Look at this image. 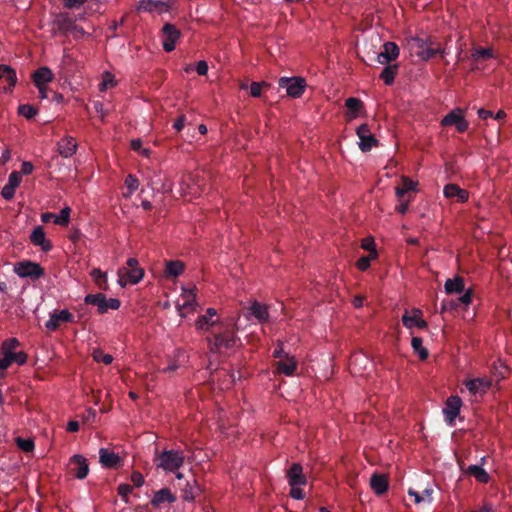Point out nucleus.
<instances>
[{
	"label": "nucleus",
	"instance_id": "nucleus-1",
	"mask_svg": "<svg viewBox=\"0 0 512 512\" xmlns=\"http://www.w3.org/2000/svg\"><path fill=\"white\" fill-rule=\"evenodd\" d=\"M216 314V309L210 307L206 310V313L200 315L195 322L196 328L200 330H209L211 327L219 325V330L213 334L212 338H208L212 352H218L222 348H233L240 341L236 333V323L223 324L219 323L217 320H212Z\"/></svg>",
	"mask_w": 512,
	"mask_h": 512
},
{
	"label": "nucleus",
	"instance_id": "nucleus-2",
	"mask_svg": "<svg viewBox=\"0 0 512 512\" xmlns=\"http://www.w3.org/2000/svg\"><path fill=\"white\" fill-rule=\"evenodd\" d=\"M185 455L181 449H164L155 453L154 463L158 469L165 472H176L184 464Z\"/></svg>",
	"mask_w": 512,
	"mask_h": 512
},
{
	"label": "nucleus",
	"instance_id": "nucleus-3",
	"mask_svg": "<svg viewBox=\"0 0 512 512\" xmlns=\"http://www.w3.org/2000/svg\"><path fill=\"white\" fill-rule=\"evenodd\" d=\"M84 302L88 305L96 306L99 314H105L109 309L117 310L121 305L119 299H108L103 293L87 294L84 298Z\"/></svg>",
	"mask_w": 512,
	"mask_h": 512
},
{
	"label": "nucleus",
	"instance_id": "nucleus-4",
	"mask_svg": "<svg viewBox=\"0 0 512 512\" xmlns=\"http://www.w3.org/2000/svg\"><path fill=\"white\" fill-rule=\"evenodd\" d=\"M13 270L20 278H30L32 280H37L45 275V270L40 264L29 260L16 263Z\"/></svg>",
	"mask_w": 512,
	"mask_h": 512
},
{
	"label": "nucleus",
	"instance_id": "nucleus-5",
	"mask_svg": "<svg viewBox=\"0 0 512 512\" xmlns=\"http://www.w3.org/2000/svg\"><path fill=\"white\" fill-rule=\"evenodd\" d=\"M279 86L286 89L288 96L299 98L305 91L306 81L301 77H281L279 79Z\"/></svg>",
	"mask_w": 512,
	"mask_h": 512
},
{
	"label": "nucleus",
	"instance_id": "nucleus-6",
	"mask_svg": "<svg viewBox=\"0 0 512 512\" xmlns=\"http://www.w3.org/2000/svg\"><path fill=\"white\" fill-rule=\"evenodd\" d=\"M357 136L359 137V148L362 152H368L374 146H378V140L371 133L368 124L360 125L356 130Z\"/></svg>",
	"mask_w": 512,
	"mask_h": 512
},
{
	"label": "nucleus",
	"instance_id": "nucleus-7",
	"mask_svg": "<svg viewBox=\"0 0 512 512\" xmlns=\"http://www.w3.org/2000/svg\"><path fill=\"white\" fill-rule=\"evenodd\" d=\"M462 406V400L459 396H450L447 398L445 407L443 409V414L445 417V421L450 425L453 426L455 419L460 413V409Z\"/></svg>",
	"mask_w": 512,
	"mask_h": 512
},
{
	"label": "nucleus",
	"instance_id": "nucleus-8",
	"mask_svg": "<svg viewBox=\"0 0 512 512\" xmlns=\"http://www.w3.org/2000/svg\"><path fill=\"white\" fill-rule=\"evenodd\" d=\"M163 33V49L171 52L175 49L176 41L180 38V30L171 23H166L162 28Z\"/></svg>",
	"mask_w": 512,
	"mask_h": 512
},
{
	"label": "nucleus",
	"instance_id": "nucleus-9",
	"mask_svg": "<svg viewBox=\"0 0 512 512\" xmlns=\"http://www.w3.org/2000/svg\"><path fill=\"white\" fill-rule=\"evenodd\" d=\"M170 0H140L137 6L138 11L157 12L162 14L170 10Z\"/></svg>",
	"mask_w": 512,
	"mask_h": 512
},
{
	"label": "nucleus",
	"instance_id": "nucleus-10",
	"mask_svg": "<svg viewBox=\"0 0 512 512\" xmlns=\"http://www.w3.org/2000/svg\"><path fill=\"white\" fill-rule=\"evenodd\" d=\"M442 126H452L455 125L458 132H465L468 127L469 123L465 120L464 116L462 115V111L460 109H455L448 113L442 120H441Z\"/></svg>",
	"mask_w": 512,
	"mask_h": 512
},
{
	"label": "nucleus",
	"instance_id": "nucleus-11",
	"mask_svg": "<svg viewBox=\"0 0 512 512\" xmlns=\"http://www.w3.org/2000/svg\"><path fill=\"white\" fill-rule=\"evenodd\" d=\"M70 472L78 479H84L89 473L87 459L82 455H74L69 461Z\"/></svg>",
	"mask_w": 512,
	"mask_h": 512
},
{
	"label": "nucleus",
	"instance_id": "nucleus-12",
	"mask_svg": "<svg viewBox=\"0 0 512 512\" xmlns=\"http://www.w3.org/2000/svg\"><path fill=\"white\" fill-rule=\"evenodd\" d=\"M118 283L121 287H125L127 283L137 284L144 276L142 268L126 269L121 268L118 271Z\"/></svg>",
	"mask_w": 512,
	"mask_h": 512
},
{
	"label": "nucleus",
	"instance_id": "nucleus-13",
	"mask_svg": "<svg viewBox=\"0 0 512 512\" xmlns=\"http://www.w3.org/2000/svg\"><path fill=\"white\" fill-rule=\"evenodd\" d=\"M464 384L472 395H483L492 386V381L486 377H479L466 380Z\"/></svg>",
	"mask_w": 512,
	"mask_h": 512
},
{
	"label": "nucleus",
	"instance_id": "nucleus-14",
	"mask_svg": "<svg viewBox=\"0 0 512 512\" xmlns=\"http://www.w3.org/2000/svg\"><path fill=\"white\" fill-rule=\"evenodd\" d=\"M400 50L396 43L385 42L382 46V51L378 54L377 60L380 64H389L395 61L399 56Z\"/></svg>",
	"mask_w": 512,
	"mask_h": 512
},
{
	"label": "nucleus",
	"instance_id": "nucleus-15",
	"mask_svg": "<svg viewBox=\"0 0 512 512\" xmlns=\"http://www.w3.org/2000/svg\"><path fill=\"white\" fill-rule=\"evenodd\" d=\"M472 301V291H465L463 295L457 299L443 300L441 305V312L458 310L461 305L468 306Z\"/></svg>",
	"mask_w": 512,
	"mask_h": 512
},
{
	"label": "nucleus",
	"instance_id": "nucleus-16",
	"mask_svg": "<svg viewBox=\"0 0 512 512\" xmlns=\"http://www.w3.org/2000/svg\"><path fill=\"white\" fill-rule=\"evenodd\" d=\"M72 323L74 322V316L68 310H61L59 313L54 312L50 315L49 320L46 322L45 326L47 329L51 331H55L59 328L61 323Z\"/></svg>",
	"mask_w": 512,
	"mask_h": 512
},
{
	"label": "nucleus",
	"instance_id": "nucleus-17",
	"mask_svg": "<svg viewBox=\"0 0 512 512\" xmlns=\"http://www.w3.org/2000/svg\"><path fill=\"white\" fill-rule=\"evenodd\" d=\"M412 312L413 314L410 315L407 310L405 311L404 315L402 316L403 325L408 329L413 327L425 329L428 324L424 319L421 318L422 311L420 309H413Z\"/></svg>",
	"mask_w": 512,
	"mask_h": 512
},
{
	"label": "nucleus",
	"instance_id": "nucleus-18",
	"mask_svg": "<svg viewBox=\"0 0 512 512\" xmlns=\"http://www.w3.org/2000/svg\"><path fill=\"white\" fill-rule=\"evenodd\" d=\"M247 317H253L260 323L268 322L270 317L268 306L258 301L252 302V304L247 308Z\"/></svg>",
	"mask_w": 512,
	"mask_h": 512
},
{
	"label": "nucleus",
	"instance_id": "nucleus-19",
	"mask_svg": "<svg viewBox=\"0 0 512 512\" xmlns=\"http://www.w3.org/2000/svg\"><path fill=\"white\" fill-rule=\"evenodd\" d=\"M288 483L290 486H302L307 483L306 476L303 474V468L299 463H293L287 472Z\"/></svg>",
	"mask_w": 512,
	"mask_h": 512
},
{
	"label": "nucleus",
	"instance_id": "nucleus-20",
	"mask_svg": "<svg viewBox=\"0 0 512 512\" xmlns=\"http://www.w3.org/2000/svg\"><path fill=\"white\" fill-rule=\"evenodd\" d=\"M75 21L67 14L60 13L54 19L53 25L55 27L54 33H61L63 35H68L71 32L72 27Z\"/></svg>",
	"mask_w": 512,
	"mask_h": 512
},
{
	"label": "nucleus",
	"instance_id": "nucleus-21",
	"mask_svg": "<svg viewBox=\"0 0 512 512\" xmlns=\"http://www.w3.org/2000/svg\"><path fill=\"white\" fill-rule=\"evenodd\" d=\"M30 241L33 245L41 247V249L45 252L50 251L53 247L51 241L46 239L42 226H37L33 229L30 235Z\"/></svg>",
	"mask_w": 512,
	"mask_h": 512
},
{
	"label": "nucleus",
	"instance_id": "nucleus-22",
	"mask_svg": "<svg viewBox=\"0 0 512 512\" xmlns=\"http://www.w3.org/2000/svg\"><path fill=\"white\" fill-rule=\"evenodd\" d=\"M431 39V37L421 38L419 36H411L407 38V46L410 52L420 59L421 52L425 51V48L430 43Z\"/></svg>",
	"mask_w": 512,
	"mask_h": 512
},
{
	"label": "nucleus",
	"instance_id": "nucleus-23",
	"mask_svg": "<svg viewBox=\"0 0 512 512\" xmlns=\"http://www.w3.org/2000/svg\"><path fill=\"white\" fill-rule=\"evenodd\" d=\"M446 198H456L457 202L464 203L468 200L469 194L457 184L449 183L443 189Z\"/></svg>",
	"mask_w": 512,
	"mask_h": 512
},
{
	"label": "nucleus",
	"instance_id": "nucleus-24",
	"mask_svg": "<svg viewBox=\"0 0 512 512\" xmlns=\"http://www.w3.org/2000/svg\"><path fill=\"white\" fill-rule=\"evenodd\" d=\"M58 152L64 158H69L75 154L77 150L76 140L72 136L62 138L58 144Z\"/></svg>",
	"mask_w": 512,
	"mask_h": 512
},
{
	"label": "nucleus",
	"instance_id": "nucleus-25",
	"mask_svg": "<svg viewBox=\"0 0 512 512\" xmlns=\"http://www.w3.org/2000/svg\"><path fill=\"white\" fill-rule=\"evenodd\" d=\"M370 487L378 496L383 495L389 487L386 475L380 473H373L370 478Z\"/></svg>",
	"mask_w": 512,
	"mask_h": 512
},
{
	"label": "nucleus",
	"instance_id": "nucleus-26",
	"mask_svg": "<svg viewBox=\"0 0 512 512\" xmlns=\"http://www.w3.org/2000/svg\"><path fill=\"white\" fill-rule=\"evenodd\" d=\"M99 461L103 467L116 468L120 465L121 458L116 453L106 448H101L99 450Z\"/></svg>",
	"mask_w": 512,
	"mask_h": 512
},
{
	"label": "nucleus",
	"instance_id": "nucleus-27",
	"mask_svg": "<svg viewBox=\"0 0 512 512\" xmlns=\"http://www.w3.org/2000/svg\"><path fill=\"white\" fill-rule=\"evenodd\" d=\"M33 82L36 87H40L50 83L54 79V74L49 67L43 66L33 73Z\"/></svg>",
	"mask_w": 512,
	"mask_h": 512
},
{
	"label": "nucleus",
	"instance_id": "nucleus-28",
	"mask_svg": "<svg viewBox=\"0 0 512 512\" xmlns=\"http://www.w3.org/2000/svg\"><path fill=\"white\" fill-rule=\"evenodd\" d=\"M276 366L279 373L285 374L286 376H292L297 369V361L294 357H290L286 354L284 359H281L276 363Z\"/></svg>",
	"mask_w": 512,
	"mask_h": 512
},
{
	"label": "nucleus",
	"instance_id": "nucleus-29",
	"mask_svg": "<svg viewBox=\"0 0 512 512\" xmlns=\"http://www.w3.org/2000/svg\"><path fill=\"white\" fill-rule=\"evenodd\" d=\"M175 501L176 497L171 493L170 489L162 488L154 494L151 505L157 508L164 503H173Z\"/></svg>",
	"mask_w": 512,
	"mask_h": 512
},
{
	"label": "nucleus",
	"instance_id": "nucleus-30",
	"mask_svg": "<svg viewBox=\"0 0 512 512\" xmlns=\"http://www.w3.org/2000/svg\"><path fill=\"white\" fill-rule=\"evenodd\" d=\"M445 51L441 48L440 44L435 40L431 39L430 43L425 48L424 52H421L420 60L428 61L433 59L437 55L443 56Z\"/></svg>",
	"mask_w": 512,
	"mask_h": 512
},
{
	"label": "nucleus",
	"instance_id": "nucleus-31",
	"mask_svg": "<svg viewBox=\"0 0 512 512\" xmlns=\"http://www.w3.org/2000/svg\"><path fill=\"white\" fill-rule=\"evenodd\" d=\"M201 491V487L195 479L192 483L186 481L185 487L182 489L183 499L185 501H194L201 494Z\"/></svg>",
	"mask_w": 512,
	"mask_h": 512
},
{
	"label": "nucleus",
	"instance_id": "nucleus-32",
	"mask_svg": "<svg viewBox=\"0 0 512 512\" xmlns=\"http://www.w3.org/2000/svg\"><path fill=\"white\" fill-rule=\"evenodd\" d=\"M444 288L447 294L462 293L465 290L464 280L460 276L447 279Z\"/></svg>",
	"mask_w": 512,
	"mask_h": 512
},
{
	"label": "nucleus",
	"instance_id": "nucleus-33",
	"mask_svg": "<svg viewBox=\"0 0 512 512\" xmlns=\"http://www.w3.org/2000/svg\"><path fill=\"white\" fill-rule=\"evenodd\" d=\"M464 472L475 477V479L480 483L489 482V474L479 465H470L464 470Z\"/></svg>",
	"mask_w": 512,
	"mask_h": 512
},
{
	"label": "nucleus",
	"instance_id": "nucleus-34",
	"mask_svg": "<svg viewBox=\"0 0 512 512\" xmlns=\"http://www.w3.org/2000/svg\"><path fill=\"white\" fill-rule=\"evenodd\" d=\"M0 79L5 80L9 87H14L17 82L16 71L9 65H0Z\"/></svg>",
	"mask_w": 512,
	"mask_h": 512
},
{
	"label": "nucleus",
	"instance_id": "nucleus-35",
	"mask_svg": "<svg viewBox=\"0 0 512 512\" xmlns=\"http://www.w3.org/2000/svg\"><path fill=\"white\" fill-rule=\"evenodd\" d=\"M494 57V51L491 48L474 47L471 58L474 62L485 61Z\"/></svg>",
	"mask_w": 512,
	"mask_h": 512
},
{
	"label": "nucleus",
	"instance_id": "nucleus-36",
	"mask_svg": "<svg viewBox=\"0 0 512 512\" xmlns=\"http://www.w3.org/2000/svg\"><path fill=\"white\" fill-rule=\"evenodd\" d=\"M387 66L383 69L380 74V79L384 81L386 85H392L395 80V76L398 72V64H386Z\"/></svg>",
	"mask_w": 512,
	"mask_h": 512
},
{
	"label": "nucleus",
	"instance_id": "nucleus-37",
	"mask_svg": "<svg viewBox=\"0 0 512 512\" xmlns=\"http://www.w3.org/2000/svg\"><path fill=\"white\" fill-rule=\"evenodd\" d=\"M184 271V264L179 260L166 262L165 274L170 277H177Z\"/></svg>",
	"mask_w": 512,
	"mask_h": 512
},
{
	"label": "nucleus",
	"instance_id": "nucleus-38",
	"mask_svg": "<svg viewBox=\"0 0 512 512\" xmlns=\"http://www.w3.org/2000/svg\"><path fill=\"white\" fill-rule=\"evenodd\" d=\"M345 106L349 110L350 118H355L360 113L361 109L363 108V102L355 97H350L346 99Z\"/></svg>",
	"mask_w": 512,
	"mask_h": 512
},
{
	"label": "nucleus",
	"instance_id": "nucleus-39",
	"mask_svg": "<svg viewBox=\"0 0 512 512\" xmlns=\"http://www.w3.org/2000/svg\"><path fill=\"white\" fill-rule=\"evenodd\" d=\"M90 276L93 278L94 282L99 287V289H108L107 276L99 268L92 269V271L90 272Z\"/></svg>",
	"mask_w": 512,
	"mask_h": 512
},
{
	"label": "nucleus",
	"instance_id": "nucleus-40",
	"mask_svg": "<svg viewBox=\"0 0 512 512\" xmlns=\"http://www.w3.org/2000/svg\"><path fill=\"white\" fill-rule=\"evenodd\" d=\"M423 341L420 337H413L411 340V345L415 353L418 354L421 360H426L429 356L428 350L423 347Z\"/></svg>",
	"mask_w": 512,
	"mask_h": 512
},
{
	"label": "nucleus",
	"instance_id": "nucleus-41",
	"mask_svg": "<svg viewBox=\"0 0 512 512\" xmlns=\"http://www.w3.org/2000/svg\"><path fill=\"white\" fill-rule=\"evenodd\" d=\"M92 357H93L94 361L102 362L105 365H109L113 361L112 355L104 353V351L99 348H96L93 350Z\"/></svg>",
	"mask_w": 512,
	"mask_h": 512
},
{
	"label": "nucleus",
	"instance_id": "nucleus-42",
	"mask_svg": "<svg viewBox=\"0 0 512 512\" xmlns=\"http://www.w3.org/2000/svg\"><path fill=\"white\" fill-rule=\"evenodd\" d=\"M17 447L23 452H32L34 450V441L31 438L24 439L22 437H17L15 439Z\"/></svg>",
	"mask_w": 512,
	"mask_h": 512
},
{
	"label": "nucleus",
	"instance_id": "nucleus-43",
	"mask_svg": "<svg viewBox=\"0 0 512 512\" xmlns=\"http://www.w3.org/2000/svg\"><path fill=\"white\" fill-rule=\"evenodd\" d=\"M70 211L69 207H64L59 215L54 216V223L61 226H66L69 223L70 219Z\"/></svg>",
	"mask_w": 512,
	"mask_h": 512
},
{
	"label": "nucleus",
	"instance_id": "nucleus-44",
	"mask_svg": "<svg viewBox=\"0 0 512 512\" xmlns=\"http://www.w3.org/2000/svg\"><path fill=\"white\" fill-rule=\"evenodd\" d=\"M18 112L20 115L24 116L26 119L30 120L35 117L37 114V109L30 104L20 105L18 108Z\"/></svg>",
	"mask_w": 512,
	"mask_h": 512
},
{
	"label": "nucleus",
	"instance_id": "nucleus-45",
	"mask_svg": "<svg viewBox=\"0 0 512 512\" xmlns=\"http://www.w3.org/2000/svg\"><path fill=\"white\" fill-rule=\"evenodd\" d=\"M377 253L375 250L368 256H362L358 259L356 266L359 270L365 271L370 267V262L376 257Z\"/></svg>",
	"mask_w": 512,
	"mask_h": 512
},
{
	"label": "nucleus",
	"instance_id": "nucleus-46",
	"mask_svg": "<svg viewBox=\"0 0 512 512\" xmlns=\"http://www.w3.org/2000/svg\"><path fill=\"white\" fill-rule=\"evenodd\" d=\"M20 345L16 338H9L2 344L3 354H11Z\"/></svg>",
	"mask_w": 512,
	"mask_h": 512
},
{
	"label": "nucleus",
	"instance_id": "nucleus-47",
	"mask_svg": "<svg viewBox=\"0 0 512 512\" xmlns=\"http://www.w3.org/2000/svg\"><path fill=\"white\" fill-rule=\"evenodd\" d=\"M133 487L129 484L122 483L118 486L117 491L125 503H129V494L132 492Z\"/></svg>",
	"mask_w": 512,
	"mask_h": 512
},
{
	"label": "nucleus",
	"instance_id": "nucleus-48",
	"mask_svg": "<svg viewBox=\"0 0 512 512\" xmlns=\"http://www.w3.org/2000/svg\"><path fill=\"white\" fill-rule=\"evenodd\" d=\"M125 185L127 186L129 194H132L138 189L139 181L134 175L129 174L125 179Z\"/></svg>",
	"mask_w": 512,
	"mask_h": 512
},
{
	"label": "nucleus",
	"instance_id": "nucleus-49",
	"mask_svg": "<svg viewBox=\"0 0 512 512\" xmlns=\"http://www.w3.org/2000/svg\"><path fill=\"white\" fill-rule=\"evenodd\" d=\"M263 87H269V84L266 82H252L250 85L251 95L253 97H260Z\"/></svg>",
	"mask_w": 512,
	"mask_h": 512
},
{
	"label": "nucleus",
	"instance_id": "nucleus-50",
	"mask_svg": "<svg viewBox=\"0 0 512 512\" xmlns=\"http://www.w3.org/2000/svg\"><path fill=\"white\" fill-rule=\"evenodd\" d=\"M114 85L113 75L109 72H105L103 74V80L99 84V90L105 91L108 87H112Z\"/></svg>",
	"mask_w": 512,
	"mask_h": 512
},
{
	"label": "nucleus",
	"instance_id": "nucleus-51",
	"mask_svg": "<svg viewBox=\"0 0 512 512\" xmlns=\"http://www.w3.org/2000/svg\"><path fill=\"white\" fill-rule=\"evenodd\" d=\"M11 363L16 362L19 365H23L27 360V355L24 352H12L8 354Z\"/></svg>",
	"mask_w": 512,
	"mask_h": 512
},
{
	"label": "nucleus",
	"instance_id": "nucleus-52",
	"mask_svg": "<svg viewBox=\"0 0 512 512\" xmlns=\"http://www.w3.org/2000/svg\"><path fill=\"white\" fill-rule=\"evenodd\" d=\"M22 180L21 174L17 171H13L8 178V186L14 187L15 189L20 185Z\"/></svg>",
	"mask_w": 512,
	"mask_h": 512
},
{
	"label": "nucleus",
	"instance_id": "nucleus-53",
	"mask_svg": "<svg viewBox=\"0 0 512 512\" xmlns=\"http://www.w3.org/2000/svg\"><path fill=\"white\" fill-rule=\"evenodd\" d=\"M184 297H185V301L182 305L183 308H192L193 305L195 304V298H196L193 291L191 290V291L186 292Z\"/></svg>",
	"mask_w": 512,
	"mask_h": 512
},
{
	"label": "nucleus",
	"instance_id": "nucleus-54",
	"mask_svg": "<svg viewBox=\"0 0 512 512\" xmlns=\"http://www.w3.org/2000/svg\"><path fill=\"white\" fill-rule=\"evenodd\" d=\"M15 188L8 186L7 184L2 188L1 195L6 200H11L14 198L15 195Z\"/></svg>",
	"mask_w": 512,
	"mask_h": 512
},
{
	"label": "nucleus",
	"instance_id": "nucleus-55",
	"mask_svg": "<svg viewBox=\"0 0 512 512\" xmlns=\"http://www.w3.org/2000/svg\"><path fill=\"white\" fill-rule=\"evenodd\" d=\"M85 2L86 0H63V5L68 9H77Z\"/></svg>",
	"mask_w": 512,
	"mask_h": 512
},
{
	"label": "nucleus",
	"instance_id": "nucleus-56",
	"mask_svg": "<svg viewBox=\"0 0 512 512\" xmlns=\"http://www.w3.org/2000/svg\"><path fill=\"white\" fill-rule=\"evenodd\" d=\"M131 481L136 487H141L144 484V477L140 472L134 471L131 475Z\"/></svg>",
	"mask_w": 512,
	"mask_h": 512
},
{
	"label": "nucleus",
	"instance_id": "nucleus-57",
	"mask_svg": "<svg viewBox=\"0 0 512 512\" xmlns=\"http://www.w3.org/2000/svg\"><path fill=\"white\" fill-rule=\"evenodd\" d=\"M290 496L294 499L300 500L305 497V494L299 486H291Z\"/></svg>",
	"mask_w": 512,
	"mask_h": 512
},
{
	"label": "nucleus",
	"instance_id": "nucleus-58",
	"mask_svg": "<svg viewBox=\"0 0 512 512\" xmlns=\"http://www.w3.org/2000/svg\"><path fill=\"white\" fill-rule=\"evenodd\" d=\"M196 71L199 75L204 76L208 72V64L206 61L201 60L196 65Z\"/></svg>",
	"mask_w": 512,
	"mask_h": 512
},
{
	"label": "nucleus",
	"instance_id": "nucleus-59",
	"mask_svg": "<svg viewBox=\"0 0 512 512\" xmlns=\"http://www.w3.org/2000/svg\"><path fill=\"white\" fill-rule=\"evenodd\" d=\"M69 34H72L74 38L79 39L85 35V31L82 27L76 25L74 23L71 32Z\"/></svg>",
	"mask_w": 512,
	"mask_h": 512
},
{
	"label": "nucleus",
	"instance_id": "nucleus-60",
	"mask_svg": "<svg viewBox=\"0 0 512 512\" xmlns=\"http://www.w3.org/2000/svg\"><path fill=\"white\" fill-rule=\"evenodd\" d=\"M186 117L184 115H180L173 124V127L176 131H181L185 126Z\"/></svg>",
	"mask_w": 512,
	"mask_h": 512
},
{
	"label": "nucleus",
	"instance_id": "nucleus-61",
	"mask_svg": "<svg viewBox=\"0 0 512 512\" xmlns=\"http://www.w3.org/2000/svg\"><path fill=\"white\" fill-rule=\"evenodd\" d=\"M399 204L396 206V211L400 214H405L408 210L409 200H398Z\"/></svg>",
	"mask_w": 512,
	"mask_h": 512
},
{
	"label": "nucleus",
	"instance_id": "nucleus-62",
	"mask_svg": "<svg viewBox=\"0 0 512 512\" xmlns=\"http://www.w3.org/2000/svg\"><path fill=\"white\" fill-rule=\"evenodd\" d=\"M34 169V166L31 162L29 161H24L21 165V173H23L24 175H29L32 173Z\"/></svg>",
	"mask_w": 512,
	"mask_h": 512
},
{
	"label": "nucleus",
	"instance_id": "nucleus-63",
	"mask_svg": "<svg viewBox=\"0 0 512 512\" xmlns=\"http://www.w3.org/2000/svg\"><path fill=\"white\" fill-rule=\"evenodd\" d=\"M406 194L410 191H413L415 189V184L413 181L409 180L408 178H403V183H402V186H401Z\"/></svg>",
	"mask_w": 512,
	"mask_h": 512
},
{
	"label": "nucleus",
	"instance_id": "nucleus-64",
	"mask_svg": "<svg viewBox=\"0 0 512 512\" xmlns=\"http://www.w3.org/2000/svg\"><path fill=\"white\" fill-rule=\"evenodd\" d=\"M11 364L8 354H4V357L0 358V371L6 370Z\"/></svg>",
	"mask_w": 512,
	"mask_h": 512
}]
</instances>
